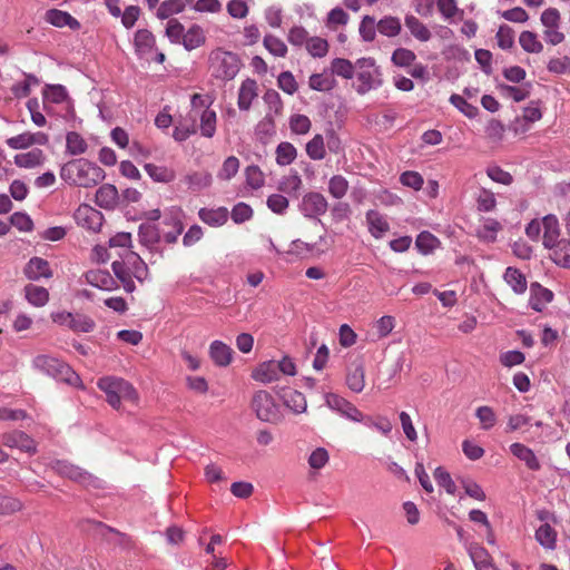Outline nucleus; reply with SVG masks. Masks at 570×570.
I'll return each mask as SVG.
<instances>
[{"instance_id": "nucleus-20", "label": "nucleus", "mask_w": 570, "mask_h": 570, "mask_svg": "<svg viewBox=\"0 0 570 570\" xmlns=\"http://www.w3.org/2000/svg\"><path fill=\"white\" fill-rule=\"evenodd\" d=\"M468 552L476 570H498L489 552L480 544H470Z\"/></svg>"}, {"instance_id": "nucleus-60", "label": "nucleus", "mask_w": 570, "mask_h": 570, "mask_svg": "<svg viewBox=\"0 0 570 570\" xmlns=\"http://www.w3.org/2000/svg\"><path fill=\"white\" fill-rule=\"evenodd\" d=\"M10 224L20 232H31L33 229V222L31 217L23 212H16L10 216Z\"/></svg>"}, {"instance_id": "nucleus-7", "label": "nucleus", "mask_w": 570, "mask_h": 570, "mask_svg": "<svg viewBox=\"0 0 570 570\" xmlns=\"http://www.w3.org/2000/svg\"><path fill=\"white\" fill-rule=\"evenodd\" d=\"M53 470L61 476L68 478L86 487L98 488L100 480L83 469L69 463L68 461L58 460L52 465Z\"/></svg>"}, {"instance_id": "nucleus-44", "label": "nucleus", "mask_w": 570, "mask_h": 570, "mask_svg": "<svg viewBox=\"0 0 570 570\" xmlns=\"http://www.w3.org/2000/svg\"><path fill=\"white\" fill-rule=\"evenodd\" d=\"M535 539L543 548L554 549L557 533L550 524L544 523L535 531Z\"/></svg>"}, {"instance_id": "nucleus-9", "label": "nucleus", "mask_w": 570, "mask_h": 570, "mask_svg": "<svg viewBox=\"0 0 570 570\" xmlns=\"http://www.w3.org/2000/svg\"><path fill=\"white\" fill-rule=\"evenodd\" d=\"M325 401L328 407L337 411L351 421L362 422L364 419L363 413L354 404L335 393H327Z\"/></svg>"}, {"instance_id": "nucleus-24", "label": "nucleus", "mask_w": 570, "mask_h": 570, "mask_svg": "<svg viewBox=\"0 0 570 570\" xmlns=\"http://www.w3.org/2000/svg\"><path fill=\"white\" fill-rule=\"evenodd\" d=\"M257 97V82L254 79H245L238 90L237 105L240 110H248L253 100Z\"/></svg>"}, {"instance_id": "nucleus-10", "label": "nucleus", "mask_w": 570, "mask_h": 570, "mask_svg": "<svg viewBox=\"0 0 570 570\" xmlns=\"http://www.w3.org/2000/svg\"><path fill=\"white\" fill-rule=\"evenodd\" d=\"M1 442L8 448H16L29 454H35L37 452L36 442L23 431L16 430L4 433L1 436Z\"/></svg>"}, {"instance_id": "nucleus-53", "label": "nucleus", "mask_w": 570, "mask_h": 570, "mask_svg": "<svg viewBox=\"0 0 570 570\" xmlns=\"http://www.w3.org/2000/svg\"><path fill=\"white\" fill-rule=\"evenodd\" d=\"M264 47L276 57H285L287 53V47L283 40L273 36L266 35L263 40Z\"/></svg>"}, {"instance_id": "nucleus-57", "label": "nucleus", "mask_w": 570, "mask_h": 570, "mask_svg": "<svg viewBox=\"0 0 570 570\" xmlns=\"http://www.w3.org/2000/svg\"><path fill=\"white\" fill-rule=\"evenodd\" d=\"M306 49L313 57L322 58L328 51V43L323 38L312 37L307 40Z\"/></svg>"}, {"instance_id": "nucleus-31", "label": "nucleus", "mask_w": 570, "mask_h": 570, "mask_svg": "<svg viewBox=\"0 0 570 570\" xmlns=\"http://www.w3.org/2000/svg\"><path fill=\"white\" fill-rule=\"evenodd\" d=\"M503 278L515 294L520 295L527 291V278L520 269L511 266L508 267L504 272Z\"/></svg>"}, {"instance_id": "nucleus-42", "label": "nucleus", "mask_w": 570, "mask_h": 570, "mask_svg": "<svg viewBox=\"0 0 570 570\" xmlns=\"http://www.w3.org/2000/svg\"><path fill=\"white\" fill-rule=\"evenodd\" d=\"M521 48L529 53H539L543 49V45L538 40V36L532 31H522L519 37Z\"/></svg>"}, {"instance_id": "nucleus-50", "label": "nucleus", "mask_w": 570, "mask_h": 570, "mask_svg": "<svg viewBox=\"0 0 570 570\" xmlns=\"http://www.w3.org/2000/svg\"><path fill=\"white\" fill-rule=\"evenodd\" d=\"M185 9V3L183 0H166L164 1L158 10L157 17L159 19H167L175 13H179Z\"/></svg>"}, {"instance_id": "nucleus-18", "label": "nucleus", "mask_w": 570, "mask_h": 570, "mask_svg": "<svg viewBox=\"0 0 570 570\" xmlns=\"http://www.w3.org/2000/svg\"><path fill=\"white\" fill-rule=\"evenodd\" d=\"M510 452L520 461H522L527 468L531 471H539L541 464L535 453L527 445L515 442L510 445Z\"/></svg>"}, {"instance_id": "nucleus-64", "label": "nucleus", "mask_w": 570, "mask_h": 570, "mask_svg": "<svg viewBox=\"0 0 570 570\" xmlns=\"http://www.w3.org/2000/svg\"><path fill=\"white\" fill-rule=\"evenodd\" d=\"M184 35V26L177 19H170L166 28V36L169 40L174 43H181Z\"/></svg>"}, {"instance_id": "nucleus-27", "label": "nucleus", "mask_w": 570, "mask_h": 570, "mask_svg": "<svg viewBox=\"0 0 570 570\" xmlns=\"http://www.w3.org/2000/svg\"><path fill=\"white\" fill-rule=\"evenodd\" d=\"M96 204L105 209H112L117 205L118 190L111 184L100 186L96 191Z\"/></svg>"}, {"instance_id": "nucleus-26", "label": "nucleus", "mask_w": 570, "mask_h": 570, "mask_svg": "<svg viewBox=\"0 0 570 570\" xmlns=\"http://www.w3.org/2000/svg\"><path fill=\"white\" fill-rule=\"evenodd\" d=\"M228 209L226 207L218 208H200L198 216L200 220L209 226H223L228 220Z\"/></svg>"}, {"instance_id": "nucleus-55", "label": "nucleus", "mask_w": 570, "mask_h": 570, "mask_svg": "<svg viewBox=\"0 0 570 570\" xmlns=\"http://www.w3.org/2000/svg\"><path fill=\"white\" fill-rule=\"evenodd\" d=\"M450 102L469 118H474L479 112L478 107L469 104L462 96L458 94H453L450 97Z\"/></svg>"}, {"instance_id": "nucleus-5", "label": "nucleus", "mask_w": 570, "mask_h": 570, "mask_svg": "<svg viewBox=\"0 0 570 570\" xmlns=\"http://www.w3.org/2000/svg\"><path fill=\"white\" fill-rule=\"evenodd\" d=\"M250 409L256 417L263 422L276 424L282 419L279 404L274 396L265 390H258L253 394Z\"/></svg>"}, {"instance_id": "nucleus-13", "label": "nucleus", "mask_w": 570, "mask_h": 570, "mask_svg": "<svg viewBox=\"0 0 570 570\" xmlns=\"http://www.w3.org/2000/svg\"><path fill=\"white\" fill-rule=\"evenodd\" d=\"M553 293L549 288L543 287L540 283L533 282L530 285L529 305L535 312H542L546 304L552 302Z\"/></svg>"}, {"instance_id": "nucleus-43", "label": "nucleus", "mask_w": 570, "mask_h": 570, "mask_svg": "<svg viewBox=\"0 0 570 570\" xmlns=\"http://www.w3.org/2000/svg\"><path fill=\"white\" fill-rule=\"evenodd\" d=\"M401 21L396 17L387 16L377 22V31L386 37H395L401 32Z\"/></svg>"}, {"instance_id": "nucleus-45", "label": "nucleus", "mask_w": 570, "mask_h": 570, "mask_svg": "<svg viewBox=\"0 0 570 570\" xmlns=\"http://www.w3.org/2000/svg\"><path fill=\"white\" fill-rule=\"evenodd\" d=\"M95 326V321L87 315L79 313L71 315L69 328L73 332L89 333L94 331Z\"/></svg>"}, {"instance_id": "nucleus-2", "label": "nucleus", "mask_w": 570, "mask_h": 570, "mask_svg": "<svg viewBox=\"0 0 570 570\" xmlns=\"http://www.w3.org/2000/svg\"><path fill=\"white\" fill-rule=\"evenodd\" d=\"M32 366L53 377L57 381L63 382L70 386H82L80 376L63 361L48 354L37 355L32 360Z\"/></svg>"}, {"instance_id": "nucleus-6", "label": "nucleus", "mask_w": 570, "mask_h": 570, "mask_svg": "<svg viewBox=\"0 0 570 570\" xmlns=\"http://www.w3.org/2000/svg\"><path fill=\"white\" fill-rule=\"evenodd\" d=\"M356 77L358 85L356 91L360 95L368 92L371 89L377 88L382 85L381 72L375 66L373 58H361L355 62Z\"/></svg>"}, {"instance_id": "nucleus-19", "label": "nucleus", "mask_w": 570, "mask_h": 570, "mask_svg": "<svg viewBox=\"0 0 570 570\" xmlns=\"http://www.w3.org/2000/svg\"><path fill=\"white\" fill-rule=\"evenodd\" d=\"M543 226V246L552 248L559 242L560 227L557 216L549 214L542 218Z\"/></svg>"}, {"instance_id": "nucleus-40", "label": "nucleus", "mask_w": 570, "mask_h": 570, "mask_svg": "<svg viewBox=\"0 0 570 570\" xmlns=\"http://www.w3.org/2000/svg\"><path fill=\"white\" fill-rule=\"evenodd\" d=\"M498 88L503 96L512 98L515 102H520L530 96L531 83H525L522 87L501 83Z\"/></svg>"}, {"instance_id": "nucleus-51", "label": "nucleus", "mask_w": 570, "mask_h": 570, "mask_svg": "<svg viewBox=\"0 0 570 570\" xmlns=\"http://www.w3.org/2000/svg\"><path fill=\"white\" fill-rule=\"evenodd\" d=\"M376 30L377 23L374 17L364 16L358 28L361 38L366 42H371L375 39Z\"/></svg>"}, {"instance_id": "nucleus-28", "label": "nucleus", "mask_w": 570, "mask_h": 570, "mask_svg": "<svg viewBox=\"0 0 570 570\" xmlns=\"http://www.w3.org/2000/svg\"><path fill=\"white\" fill-rule=\"evenodd\" d=\"M346 384L350 390L361 393L365 386V370L362 363H353L347 371Z\"/></svg>"}, {"instance_id": "nucleus-21", "label": "nucleus", "mask_w": 570, "mask_h": 570, "mask_svg": "<svg viewBox=\"0 0 570 570\" xmlns=\"http://www.w3.org/2000/svg\"><path fill=\"white\" fill-rule=\"evenodd\" d=\"M46 21L57 28L69 27L71 30L80 29V22L67 11L50 9L46 12Z\"/></svg>"}, {"instance_id": "nucleus-39", "label": "nucleus", "mask_w": 570, "mask_h": 570, "mask_svg": "<svg viewBox=\"0 0 570 570\" xmlns=\"http://www.w3.org/2000/svg\"><path fill=\"white\" fill-rule=\"evenodd\" d=\"M144 168L146 173L149 175V177L157 183H170L175 179L174 170L165 166L146 164Z\"/></svg>"}, {"instance_id": "nucleus-36", "label": "nucleus", "mask_w": 570, "mask_h": 570, "mask_svg": "<svg viewBox=\"0 0 570 570\" xmlns=\"http://www.w3.org/2000/svg\"><path fill=\"white\" fill-rule=\"evenodd\" d=\"M440 244L439 238L428 230L421 232L415 239V246L423 255L431 254Z\"/></svg>"}, {"instance_id": "nucleus-30", "label": "nucleus", "mask_w": 570, "mask_h": 570, "mask_svg": "<svg viewBox=\"0 0 570 570\" xmlns=\"http://www.w3.org/2000/svg\"><path fill=\"white\" fill-rule=\"evenodd\" d=\"M206 41L204 30L198 24H193L184 35L181 45L187 51H191Z\"/></svg>"}, {"instance_id": "nucleus-63", "label": "nucleus", "mask_w": 570, "mask_h": 570, "mask_svg": "<svg viewBox=\"0 0 570 570\" xmlns=\"http://www.w3.org/2000/svg\"><path fill=\"white\" fill-rule=\"evenodd\" d=\"M238 168H239L238 158L235 156H229L224 160L223 166L218 173V177L220 179L228 180L237 174Z\"/></svg>"}, {"instance_id": "nucleus-25", "label": "nucleus", "mask_w": 570, "mask_h": 570, "mask_svg": "<svg viewBox=\"0 0 570 570\" xmlns=\"http://www.w3.org/2000/svg\"><path fill=\"white\" fill-rule=\"evenodd\" d=\"M196 115L190 114L188 117L180 118L176 121L173 138L178 142H183L191 135L196 134Z\"/></svg>"}, {"instance_id": "nucleus-49", "label": "nucleus", "mask_w": 570, "mask_h": 570, "mask_svg": "<svg viewBox=\"0 0 570 570\" xmlns=\"http://www.w3.org/2000/svg\"><path fill=\"white\" fill-rule=\"evenodd\" d=\"M348 181L342 175H334L328 181V193L336 199H342L348 190Z\"/></svg>"}, {"instance_id": "nucleus-33", "label": "nucleus", "mask_w": 570, "mask_h": 570, "mask_svg": "<svg viewBox=\"0 0 570 570\" xmlns=\"http://www.w3.org/2000/svg\"><path fill=\"white\" fill-rule=\"evenodd\" d=\"M45 156L41 149L35 148L28 153L14 156V164L20 168H35L43 163Z\"/></svg>"}, {"instance_id": "nucleus-61", "label": "nucleus", "mask_w": 570, "mask_h": 570, "mask_svg": "<svg viewBox=\"0 0 570 570\" xmlns=\"http://www.w3.org/2000/svg\"><path fill=\"white\" fill-rule=\"evenodd\" d=\"M416 56L415 53L406 48H397L392 55V62L399 67H409L413 63Z\"/></svg>"}, {"instance_id": "nucleus-62", "label": "nucleus", "mask_w": 570, "mask_h": 570, "mask_svg": "<svg viewBox=\"0 0 570 570\" xmlns=\"http://www.w3.org/2000/svg\"><path fill=\"white\" fill-rule=\"evenodd\" d=\"M267 207L275 214L283 215L288 208V199L281 194H273L267 198Z\"/></svg>"}, {"instance_id": "nucleus-56", "label": "nucleus", "mask_w": 570, "mask_h": 570, "mask_svg": "<svg viewBox=\"0 0 570 570\" xmlns=\"http://www.w3.org/2000/svg\"><path fill=\"white\" fill-rule=\"evenodd\" d=\"M230 217L235 224L245 223L253 217V209L246 203H237L230 212Z\"/></svg>"}, {"instance_id": "nucleus-23", "label": "nucleus", "mask_w": 570, "mask_h": 570, "mask_svg": "<svg viewBox=\"0 0 570 570\" xmlns=\"http://www.w3.org/2000/svg\"><path fill=\"white\" fill-rule=\"evenodd\" d=\"M234 351L222 341H214L209 346V355L215 365L225 367L230 364Z\"/></svg>"}, {"instance_id": "nucleus-52", "label": "nucleus", "mask_w": 570, "mask_h": 570, "mask_svg": "<svg viewBox=\"0 0 570 570\" xmlns=\"http://www.w3.org/2000/svg\"><path fill=\"white\" fill-rule=\"evenodd\" d=\"M128 263L132 267V275L135 278H137L139 282H142L147 278L148 266L138 254L130 252L128 255Z\"/></svg>"}, {"instance_id": "nucleus-32", "label": "nucleus", "mask_w": 570, "mask_h": 570, "mask_svg": "<svg viewBox=\"0 0 570 570\" xmlns=\"http://www.w3.org/2000/svg\"><path fill=\"white\" fill-rule=\"evenodd\" d=\"M252 377L261 383L267 384L278 380L277 365L275 361L261 364L252 374Z\"/></svg>"}, {"instance_id": "nucleus-12", "label": "nucleus", "mask_w": 570, "mask_h": 570, "mask_svg": "<svg viewBox=\"0 0 570 570\" xmlns=\"http://www.w3.org/2000/svg\"><path fill=\"white\" fill-rule=\"evenodd\" d=\"M85 279L91 286L102 291H114L118 288L117 281L111 276L108 271L92 269L85 274Z\"/></svg>"}, {"instance_id": "nucleus-46", "label": "nucleus", "mask_w": 570, "mask_h": 570, "mask_svg": "<svg viewBox=\"0 0 570 570\" xmlns=\"http://www.w3.org/2000/svg\"><path fill=\"white\" fill-rule=\"evenodd\" d=\"M306 154L313 160H322L325 157V141L322 135H315L306 144Z\"/></svg>"}, {"instance_id": "nucleus-17", "label": "nucleus", "mask_w": 570, "mask_h": 570, "mask_svg": "<svg viewBox=\"0 0 570 570\" xmlns=\"http://www.w3.org/2000/svg\"><path fill=\"white\" fill-rule=\"evenodd\" d=\"M139 243L154 250L161 239V229L153 223H144L138 228Z\"/></svg>"}, {"instance_id": "nucleus-14", "label": "nucleus", "mask_w": 570, "mask_h": 570, "mask_svg": "<svg viewBox=\"0 0 570 570\" xmlns=\"http://www.w3.org/2000/svg\"><path fill=\"white\" fill-rule=\"evenodd\" d=\"M135 52L144 58L156 49V38L148 29H138L134 36Z\"/></svg>"}, {"instance_id": "nucleus-16", "label": "nucleus", "mask_w": 570, "mask_h": 570, "mask_svg": "<svg viewBox=\"0 0 570 570\" xmlns=\"http://www.w3.org/2000/svg\"><path fill=\"white\" fill-rule=\"evenodd\" d=\"M368 233L375 238L381 239L389 230L390 224L385 216L377 210L370 209L365 214Z\"/></svg>"}, {"instance_id": "nucleus-37", "label": "nucleus", "mask_w": 570, "mask_h": 570, "mask_svg": "<svg viewBox=\"0 0 570 570\" xmlns=\"http://www.w3.org/2000/svg\"><path fill=\"white\" fill-rule=\"evenodd\" d=\"M88 149L87 141L77 131H69L66 136V150L72 156L85 154Z\"/></svg>"}, {"instance_id": "nucleus-38", "label": "nucleus", "mask_w": 570, "mask_h": 570, "mask_svg": "<svg viewBox=\"0 0 570 570\" xmlns=\"http://www.w3.org/2000/svg\"><path fill=\"white\" fill-rule=\"evenodd\" d=\"M217 116L215 110L209 108L200 112V132L206 138L214 137L216 132Z\"/></svg>"}, {"instance_id": "nucleus-35", "label": "nucleus", "mask_w": 570, "mask_h": 570, "mask_svg": "<svg viewBox=\"0 0 570 570\" xmlns=\"http://www.w3.org/2000/svg\"><path fill=\"white\" fill-rule=\"evenodd\" d=\"M405 26L410 30L411 35L422 42L429 41L432 37L428 27L415 16L407 14L405 17Z\"/></svg>"}, {"instance_id": "nucleus-1", "label": "nucleus", "mask_w": 570, "mask_h": 570, "mask_svg": "<svg viewBox=\"0 0 570 570\" xmlns=\"http://www.w3.org/2000/svg\"><path fill=\"white\" fill-rule=\"evenodd\" d=\"M105 171L97 164L85 159H72L60 168V177L71 186L91 188L105 179Z\"/></svg>"}, {"instance_id": "nucleus-47", "label": "nucleus", "mask_w": 570, "mask_h": 570, "mask_svg": "<svg viewBox=\"0 0 570 570\" xmlns=\"http://www.w3.org/2000/svg\"><path fill=\"white\" fill-rule=\"evenodd\" d=\"M332 72L344 78L352 79L355 73V65L344 58H335L331 63Z\"/></svg>"}, {"instance_id": "nucleus-58", "label": "nucleus", "mask_w": 570, "mask_h": 570, "mask_svg": "<svg viewBox=\"0 0 570 570\" xmlns=\"http://www.w3.org/2000/svg\"><path fill=\"white\" fill-rule=\"evenodd\" d=\"M495 38L498 46L503 50L510 49L514 45V31L507 24L499 27Z\"/></svg>"}, {"instance_id": "nucleus-29", "label": "nucleus", "mask_w": 570, "mask_h": 570, "mask_svg": "<svg viewBox=\"0 0 570 570\" xmlns=\"http://www.w3.org/2000/svg\"><path fill=\"white\" fill-rule=\"evenodd\" d=\"M161 224L170 227V229L167 232L161 229V236L164 237L165 242L167 244H175L178 239V236L184 230V225L179 216L177 214L166 216Z\"/></svg>"}, {"instance_id": "nucleus-59", "label": "nucleus", "mask_w": 570, "mask_h": 570, "mask_svg": "<svg viewBox=\"0 0 570 570\" xmlns=\"http://www.w3.org/2000/svg\"><path fill=\"white\" fill-rule=\"evenodd\" d=\"M302 187V178L298 175L297 171H294L293 174L283 177V179L279 181L278 189L281 191L285 193H297Z\"/></svg>"}, {"instance_id": "nucleus-34", "label": "nucleus", "mask_w": 570, "mask_h": 570, "mask_svg": "<svg viewBox=\"0 0 570 570\" xmlns=\"http://www.w3.org/2000/svg\"><path fill=\"white\" fill-rule=\"evenodd\" d=\"M24 296L31 305L37 307L45 306L49 301V292L47 288L33 284L24 286Z\"/></svg>"}, {"instance_id": "nucleus-4", "label": "nucleus", "mask_w": 570, "mask_h": 570, "mask_svg": "<svg viewBox=\"0 0 570 570\" xmlns=\"http://www.w3.org/2000/svg\"><path fill=\"white\" fill-rule=\"evenodd\" d=\"M208 62L212 77L222 81L233 80L242 66L240 59L236 53L220 48L209 53Z\"/></svg>"}, {"instance_id": "nucleus-11", "label": "nucleus", "mask_w": 570, "mask_h": 570, "mask_svg": "<svg viewBox=\"0 0 570 570\" xmlns=\"http://www.w3.org/2000/svg\"><path fill=\"white\" fill-rule=\"evenodd\" d=\"M76 218L81 226L95 233L101 229L104 222L102 214L99 210L87 205L78 208L76 213Z\"/></svg>"}, {"instance_id": "nucleus-3", "label": "nucleus", "mask_w": 570, "mask_h": 570, "mask_svg": "<svg viewBox=\"0 0 570 570\" xmlns=\"http://www.w3.org/2000/svg\"><path fill=\"white\" fill-rule=\"evenodd\" d=\"M98 387L105 392L108 404L118 410L121 400L135 402L138 400V393L134 385L117 376H104L97 382Z\"/></svg>"}, {"instance_id": "nucleus-15", "label": "nucleus", "mask_w": 570, "mask_h": 570, "mask_svg": "<svg viewBox=\"0 0 570 570\" xmlns=\"http://www.w3.org/2000/svg\"><path fill=\"white\" fill-rule=\"evenodd\" d=\"M23 274L28 279L38 281L41 277L50 278L52 276V271L49 266L48 261L41 257H32L26 264L23 268Z\"/></svg>"}, {"instance_id": "nucleus-41", "label": "nucleus", "mask_w": 570, "mask_h": 570, "mask_svg": "<svg viewBox=\"0 0 570 570\" xmlns=\"http://www.w3.org/2000/svg\"><path fill=\"white\" fill-rule=\"evenodd\" d=\"M297 156V150L293 144L283 141L276 147V163L279 166L292 164Z\"/></svg>"}, {"instance_id": "nucleus-8", "label": "nucleus", "mask_w": 570, "mask_h": 570, "mask_svg": "<svg viewBox=\"0 0 570 570\" xmlns=\"http://www.w3.org/2000/svg\"><path fill=\"white\" fill-rule=\"evenodd\" d=\"M298 208L306 218H315L321 223L318 217L327 212L328 203L323 194L309 191L302 197Z\"/></svg>"}, {"instance_id": "nucleus-54", "label": "nucleus", "mask_w": 570, "mask_h": 570, "mask_svg": "<svg viewBox=\"0 0 570 570\" xmlns=\"http://www.w3.org/2000/svg\"><path fill=\"white\" fill-rule=\"evenodd\" d=\"M285 404L295 413H303L306 411L307 403L303 393L298 391L291 392L285 400Z\"/></svg>"}, {"instance_id": "nucleus-48", "label": "nucleus", "mask_w": 570, "mask_h": 570, "mask_svg": "<svg viewBox=\"0 0 570 570\" xmlns=\"http://www.w3.org/2000/svg\"><path fill=\"white\" fill-rule=\"evenodd\" d=\"M475 416L480 421L481 429L488 431L497 424V414L491 406L482 405L475 410Z\"/></svg>"}, {"instance_id": "nucleus-22", "label": "nucleus", "mask_w": 570, "mask_h": 570, "mask_svg": "<svg viewBox=\"0 0 570 570\" xmlns=\"http://www.w3.org/2000/svg\"><path fill=\"white\" fill-rule=\"evenodd\" d=\"M68 98L67 89L62 85H46L42 89L43 109L50 114V104H61Z\"/></svg>"}]
</instances>
